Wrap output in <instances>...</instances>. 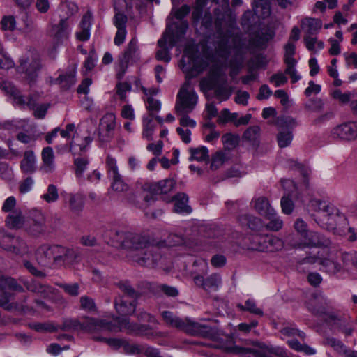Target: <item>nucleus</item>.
I'll list each match as a JSON object with an SVG mask.
<instances>
[{"label": "nucleus", "mask_w": 357, "mask_h": 357, "mask_svg": "<svg viewBox=\"0 0 357 357\" xmlns=\"http://www.w3.org/2000/svg\"><path fill=\"white\" fill-rule=\"evenodd\" d=\"M294 227L297 233L301 235L302 238L310 232L307 229V223L301 218H298L294 222Z\"/></svg>", "instance_id": "774afa93"}, {"label": "nucleus", "mask_w": 357, "mask_h": 357, "mask_svg": "<svg viewBox=\"0 0 357 357\" xmlns=\"http://www.w3.org/2000/svg\"><path fill=\"white\" fill-rule=\"evenodd\" d=\"M64 204L74 214H79L84 208L82 196L78 193H66L63 195Z\"/></svg>", "instance_id": "a878e982"}, {"label": "nucleus", "mask_w": 357, "mask_h": 357, "mask_svg": "<svg viewBox=\"0 0 357 357\" xmlns=\"http://www.w3.org/2000/svg\"><path fill=\"white\" fill-rule=\"evenodd\" d=\"M190 12V7L187 5L182 6L180 8L176 9L175 7L173 8L170 16L167 18V24H169L171 26L172 30H174V27L175 26V28L176 29V31H174V33H176L178 30V27H180L181 22L179 25L172 24H171V20H172L173 17L172 15H174L177 19H182L184 16H185L188 13ZM188 24L186 22H184Z\"/></svg>", "instance_id": "ea45409f"}, {"label": "nucleus", "mask_w": 357, "mask_h": 357, "mask_svg": "<svg viewBox=\"0 0 357 357\" xmlns=\"http://www.w3.org/2000/svg\"><path fill=\"white\" fill-rule=\"evenodd\" d=\"M188 26V25L186 23L182 22L180 27H178L177 31L174 33V30H172L170 25L169 24L167 25V29L162 38L158 42V45L162 48L156 52V59L158 61H162L166 63L170 61L171 56L165 45L167 44L170 48L174 47L178 41L179 38L185 33Z\"/></svg>", "instance_id": "1a4fd4ad"}, {"label": "nucleus", "mask_w": 357, "mask_h": 357, "mask_svg": "<svg viewBox=\"0 0 357 357\" xmlns=\"http://www.w3.org/2000/svg\"><path fill=\"white\" fill-rule=\"evenodd\" d=\"M232 156L229 151L221 150L212 155L211 168L218 169L231 160Z\"/></svg>", "instance_id": "c9c22d12"}, {"label": "nucleus", "mask_w": 357, "mask_h": 357, "mask_svg": "<svg viewBox=\"0 0 357 357\" xmlns=\"http://www.w3.org/2000/svg\"><path fill=\"white\" fill-rule=\"evenodd\" d=\"M109 236L116 245L130 251L132 258L135 253L146 248L149 240L139 234L122 229H114L109 231Z\"/></svg>", "instance_id": "0eeeda50"}, {"label": "nucleus", "mask_w": 357, "mask_h": 357, "mask_svg": "<svg viewBox=\"0 0 357 357\" xmlns=\"http://www.w3.org/2000/svg\"><path fill=\"white\" fill-rule=\"evenodd\" d=\"M308 310L313 314L323 317L326 320H334L337 316L333 312L332 302L324 296H315L307 303Z\"/></svg>", "instance_id": "f8f14e48"}, {"label": "nucleus", "mask_w": 357, "mask_h": 357, "mask_svg": "<svg viewBox=\"0 0 357 357\" xmlns=\"http://www.w3.org/2000/svg\"><path fill=\"white\" fill-rule=\"evenodd\" d=\"M112 188L118 192H124L128 190V185L123 181L121 176L112 178Z\"/></svg>", "instance_id": "052dcab7"}, {"label": "nucleus", "mask_w": 357, "mask_h": 357, "mask_svg": "<svg viewBox=\"0 0 357 357\" xmlns=\"http://www.w3.org/2000/svg\"><path fill=\"white\" fill-rule=\"evenodd\" d=\"M286 65L285 73L289 75L291 82L296 83L301 79V77L298 74L296 69L297 61L284 63Z\"/></svg>", "instance_id": "bf43d9fd"}, {"label": "nucleus", "mask_w": 357, "mask_h": 357, "mask_svg": "<svg viewBox=\"0 0 357 357\" xmlns=\"http://www.w3.org/2000/svg\"><path fill=\"white\" fill-rule=\"evenodd\" d=\"M32 235H38L45 231V217L40 211L31 213V222L27 229Z\"/></svg>", "instance_id": "cd10ccee"}, {"label": "nucleus", "mask_w": 357, "mask_h": 357, "mask_svg": "<svg viewBox=\"0 0 357 357\" xmlns=\"http://www.w3.org/2000/svg\"><path fill=\"white\" fill-rule=\"evenodd\" d=\"M175 183L174 179L165 178L152 184L151 190L155 194H167L174 189Z\"/></svg>", "instance_id": "e433bc0d"}, {"label": "nucleus", "mask_w": 357, "mask_h": 357, "mask_svg": "<svg viewBox=\"0 0 357 357\" xmlns=\"http://www.w3.org/2000/svg\"><path fill=\"white\" fill-rule=\"evenodd\" d=\"M106 168L112 178L121 176L119 172L116 160L111 155H107L105 160Z\"/></svg>", "instance_id": "4d7b16f0"}, {"label": "nucleus", "mask_w": 357, "mask_h": 357, "mask_svg": "<svg viewBox=\"0 0 357 357\" xmlns=\"http://www.w3.org/2000/svg\"><path fill=\"white\" fill-rule=\"evenodd\" d=\"M333 138L342 141L357 139V121H349L334 127L331 131Z\"/></svg>", "instance_id": "6ab92c4d"}, {"label": "nucleus", "mask_w": 357, "mask_h": 357, "mask_svg": "<svg viewBox=\"0 0 357 357\" xmlns=\"http://www.w3.org/2000/svg\"><path fill=\"white\" fill-rule=\"evenodd\" d=\"M6 225L11 229H19L22 227L24 223V218L21 211L15 210L10 213L6 219Z\"/></svg>", "instance_id": "58836bf2"}, {"label": "nucleus", "mask_w": 357, "mask_h": 357, "mask_svg": "<svg viewBox=\"0 0 357 357\" xmlns=\"http://www.w3.org/2000/svg\"><path fill=\"white\" fill-rule=\"evenodd\" d=\"M254 209L265 218H271L275 214V210L271 206L268 199L265 197H259L252 201Z\"/></svg>", "instance_id": "bb28decb"}, {"label": "nucleus", "mask_w": 357, "mask_h": 357, "mask_svg": "<svg viewBox=\"0 0 357 357\" xmlns=\"http://www.w3.org/2000/svg\"><path fill=\"white\" fill-rule=\"evenodd\" d=\"M241 49L239 37L228 33L218 40L216 52L219 56L227 58L231 54L238 55L241 52Z\"/></svg>", "instance_id": "4468645a"}, {"label": "nucleus", "mask_w": 357, "mask_h": 357, "mask_svg": "<svg viewBox=\"0 0 357 357\" xmlns=\"http://www.w3.org/2000/svg\"><path fill=\"white\" fill-rule=\"evenodd\" d=\"M188 197L184 193H179L174 197V211L178 213H190V207L188 205Z\"/></svg>", "instance_id": "4c0bfd02"}, {"label": "nucleus", "mask_w": 357, "mask_h": 357, "mask_svg": "<svg viewBox=\"0 0 357 357\" xmlns=\"http://www.w3.org/2000/svg\"><path fill=\"white\" fill-rule=\"evenodd\" d=\"M41 155L43 161L41 169L45 173H52L56 169L53 149L49 146L44 148Z\"/></svg>", "instance_id": "7c9ffc66"}, {"label": "nucleus", "mask_w": 357, "mask_h": 357, "mask_svg": "<svg viewBox=\"0 0 357 357\" xmlns=\"http://www.w3.org/2000/svg\"><path fill=\"white\" fill-rule=\"evenodd\" d=\"M71 29L68 23L67 17L61 19L59 24L52 26L50 35L55 46L61 45L67 40L70 33Z\"/></svg>", "instance_id": "4be33fe9"}, {"label": "nucleus", "mask_w": 357, "mask_h": 357, "mask_svg": "<svg viewBox=\"0 0 357 357\" xmlns=\"http://www.w3.org/2000/svg\"><path fill=\"white\" fill-rule=\"evenodd\" d=\"M117 324L103 319L86 317L82 321L78 319H66L61 327L63 331H77L93 333L101 331L110 332L124 331L127 333L150 336L152 335L148 325L139 324L130 321L128 318L116 319Z\"/></svg>", "instance_id": "f257e3e1"}, {"label": "nucleus", "mask_w": 357, "mask_h": 357, "mask_svg": "<svg viewBox=\"0 0 357 357\" xmlns=\"http://www.w3.org/2000/svg\"><path fill=\"white\" fill-rule=\"evenodd\" d=\"M303 40L306 48L314 54H317L324 47V42L313 36H305Z\"/></svg>", "instance_id": "a19ab883"}, {"label": "nucleus", "mask_w": 357, "mask_h": 357, "mask_svg": "<svg viewBox=\"0 0 357 357\" xmlns=\"http://www.w3.org/2000/svg\"><path fill=\"white\" fill-rule=\"evenodd\" d=\"M15 66L13 59L4 52L1 47L0 50V68L5 70H8Z\"/></svg>", "instance_id": "0e129e2a"}, {"label": "nucleus", "mask_w": 357, "mask_h": 357, "mask_svg": "<svg viewBox=\"0 0 357 357\" xmlns=\"http://www.w3.org/2000/svg\"><path fill=\"white\" fill-rule=\"evenodd\" d=\"M289 346L299 352H303L307 355H314L316 354V349L305 344L300 343L297 340L291 339L287 341Z\"/></svg>", "instance_id": "3c124183"}, {"label": "nucleus", "mask_w": 357, "mask_h": 357, "mask_svg": "<svg viewBox=\"0 0 357 357\" xmlns=\"http://www.w3.org/2000/svg\"><path fill=\"white\" fill-rule=\"evenodd\" d=\"M36 158L32 151H26L24 153V157L20 162V168L22 172L25 174H33L36 169Z\"/></svg>", "instance_id": "72a5a7b5"}, {"label": "nucleus", "mask_w": 357, "mask_h": 357, "mask_svg": "<svg viewBox=\"0 0 357 357\" xmlns=\"http://www.w3.org/2000/svg\"><path fill=\"white\" fill-rule=\"evenodd\" d=\"M88 165L89 160L86 158L78 157L74 159L75 174L79 181L83 180V175L87 169Z\"/></svg>", "instance_id": "de8ad7c7"}, {"label": "nucleus", "mask_w": 357, "mask_h": 357, "mask_svg": "<svg viewBox=\"0 0 357 357\" xmlns=\"http://www.w3.org/2000/svg\"><path fill=\"white\" fill-rule=\"evenodd\" d=\"M253 10L259 17L266 18L271 14L269 1H255Z\"/></svg>", "instance_id": "8fccbe9b"}, {"label": "nucleus", "mask_w": 357, "mask_h": 357, "mask_svg": "<svg viewBox=\"0 0 357 357\" xmlns=\"http://www.w3.org/2000/svg\"><path fill=\"white\" fill-rule=\"evenodd\" d=\"M0 89L8 96L12 97L15 103L24 105H27L29 107L33 108L36 105V100L31 97L26 100L24 96L15 86L10 82L4 81L0 84Z\"/></svg>", "instance_id": "b1692460"}, {"label": "nucleus", "mask_w": 357, "mask_h": 357, "mask_svg": "<svg viewBox=\"0 0 357 357\" xmlns=\"http://www.w3.org/2000/svg\"><path fill=\"white\" fill-rule=\"evenodd\" d=\"M40 68V63L38 59L33 58L22 57L20 61V66L17 67L19 73H24L25 78L29 83L33 82L37 77V72Z\"/></svg>", "instance_id": "5701e85b"}, {"label": "nucleus", "mask_w": 357, "mask_h": 357, "mask_svg": "<svg viewBox=\"0 0 357 357\" xmlns=\"http://www.w3.org/2000/svg\"><path fill=\"white\" fill-rule=\"evenodd\" d=\"M331 241L329 238L322 234L310 231L301 241L294 244V246L299 248H329Z\"/></svg>", "instance_id": "412c9836"}, {"label": "nucleus", "mask_w": 357, "mask_h": 357, "mask_svg": "<svg viewBox=\"0 0 357 357\" xmlns=\"http://www.w3.org/2000/svg\"><path fill=\"white\" fill-rule=\"evenodd\" d=\"M269 222L266 225V228L270 231H278L283 227L282 220L277 215L276 212L271 218H266Z\"/></svg>", "instance_id": "13d9d810"}, {"label": "nucleus", "mask_w": 357, "mask_h": 357, "mask_svg": "<svg viewBox=\"0 0 357 357\" xmlns=\"http://www.w3.org/2000/svg\"><path fill=\"white\" fill-rule=\"evenodd\" d=\"M331 96L341 104L350 102L351 98V93H342L340 89H335L331 93Z\"/></svg>", "instance_id": "e2e57ef3"}, {"label": "nucleus", "mask_w": 357, "mask_h": 357, "mask_svg": "<svg viewBox=\"0 0 357 357\" xmlns=\"http://www.w3.org/2000/svg\"><path fill=\"white\" fill-rule=\"evenodd\" d=\"M282 241L275 236H255L252 238L250 249L259 252L275 251L282 249Z\"/></svg>", "instance_id": "2eb2a0df"}, {"label": "nucleus", "mask_w": 357, "mask_h": 357, "mask_svg": "<svg viewBox=\"0 0 357 357\" xmlns=\"http://www.w3.org/2000/svg\"><path fill=\"white\" fill-rule=\"evenodd\" d=\"M22 287L18 285L13 279L1 278L0 280V306L7 310L16 309L17 303H10L13 299V294L10 290L22 291Z\"/></svg>", "instance_id": "ddd939ff"}, {"label": "nucleus", "mask_w": 357, "mask_h": 357, "mask_svg": "<svg viewBox=\"0 0 357 357\" xmlns=\"http://www.w3.org/2000/svg\"><path fill=\"white\" fill-rule=\"evenodd\" d=\"M61 257H59V265H69L75 262L77 254L73 250L61 246Z\"/></svg>", "instance_id": "37998d69"}, {"label": "nucleus", "mask_w": 357, "mask_h": 357, "mask_svg": "<svg viewBox=\"0 0 357 357\" xmlns=\"http://www.w3.org/2000/svg\"><path fill=\"white\" fill-rule=\"evenodd\" d=\"M190 160H196L198 162L208 161L209 159L208 150L205 146L198 148H190Z\"/></svg>", "instance_id": "79ce46f5"}, {"label": "nucleus", "mask_w": 357, "mask_h": 357, "mask_svg": "<svg viewBox=\"0 0 357 357\" xmlns=\"http://www.w3.org/2000/svg\"><path fill=\"white\" fill-rule=\"evenodd\" d=\"M75 75L76 68L73 67L68 73L60 75L57 80L62 87L68 89L75 84Z\"/></svg>", "instance_id": "c03bdc74"}, {"label": "nucleus", "mask_w": 357, "mask_h": 357, "mask_svg": "<svg viewBox=\"0 0 357 357\" xmlns=\"http://www.w3.org/2000/svg\"><path fill=\"white\" fill-rule=\"evenodd\" d=\"M146 108L149 111V114L153 116L155 112H158L161 109V102L155 99L154 97L144 98Z\"/></svg>", "instance_id": "5fc2aeb1"}, {"label": "nucleus", "mask_w": 357, "mask_h": 357, "mask_svg": "<svg viewBox=\"0 0 357 357\" xmlns=\"http://www.w3.org/2000/svg\"><path fill=\"white\" fill-rule=\"evenodd\" d=\"M296 124V120L291 117H281L277 120L276 125L278 128L277 139L280 148L290 145L293 139V134L289 129H293Z\"/></svg>", "instance_id": "dca6fc26"}, {"label": "nucleus", "mask_w": 357, "mask_h": 357, "mask_svg": "<svg viewBox=\"0 0 357 357\" xmlns=\"http://www.w3.org/2000/svg\"><path fill=\"white\" fill-rule=\"evenodd\" d=\"M123 293L118 295L114 300V308L118 314L122 316H130L136 311L138 293L128 282L121 281L116 284Z\"/></svg>", "instance_id": "6e6552de"}, {"label": "nucleus", "mask_w": 357, "mask_h": 357, "mask_svg": "<svg viewBox=\"0 0 357 357\" xmlns=\"http://www.w3.org/2000/svg\"><path fill=\"white\" fill-rule=\"evenodd\" d=\"M296 52L295 45L291 42H288L284 46V63L296 61L294 58Z\"/></svg>", "instance_id": "338daca9"}, {"label": "nucleus", "mask_w": 357, "mask_h": 357, "mask_svg": "<svg viewBox=\"0 0 357 357\" xmlns=\"http://www.w3.org/2000/svg\"><path fill=\"white\" fill-rule=\"evenodd\" d=\"M309 206L312 210L317 212L316 221L318 222L319 218H321L327 213H333V205L328 202L322 201L319 199H312L310 201Z\"/></svg>", "instance_id": "c756f323"}, {"label": "nucleus", "mask_w": 357, "mask_h": 357, "mask_svg": "<svg viewBox=\"0 0 357 357\" xmlns=\"http://www.w3.org/2000/svg\"><path fill=\"white\" fill-rule=\"evenodd\" d=\"M140 59V52L138 41L136 38H132L128 43L122 56H119L116 66L117 77L121 79L127 69L130 62H136Z\"/></svg>", "instance_id": "9b49d317"}, {"label": "nucleus", "mask_w": 357, "mask_h": 357, "mask_svg": "<svg viewBox=\"0 0 357 357\" xmlns=\"http://www.w3.org/2000/svg\"><path fill=\"white\" fill-rule=\"evenodd\" d=\"M92 15L90 12H87L82 17L80 22L81 30L76 33V38L80 41H86L90 37V30L91 26Z\"/></svg>", "instance_id": "473e14b6"}, {"label": "nucleus", "mask_w": 357, "mask_h": 357, "mask_svg": "<svg viewBox=\"0 0 357 357\" xmlns=\"http://www.w3.org/2000/svg\"><path fill=\"white\" fill-rule=\"evenodd\" d=\"M156 128V124L153 121V116L150 114L144 115L142 117V132L143 139L147 141L153 140V133Z\"/></svg>", "instance_id": "f704fd0d"}, {"label": "nucleus", "mask_w": 357, "mask_h": 357, "mask_svg": "<svg viewBox=\"0 0 357 357\" xmlns=\"http://www.w3.org/2000/svg\"><path fill=\"white\" fill-rule=\"evenodd\" d=\"M165 322L171 327L176 328L186 333L208 338L216 343L220 337V330L189 318L181 319L169 311L162 312Z\"/></svg>", "instance_id": "f03ea898"}, {"label": "nucleus", "mask_w": 357, "mask_h": 357, "mask_svg": "<svg viewBox=\"0 0 357 357\" xmlns=\"http://www.w3.org/2000/svg\"><path fill=\"white\" fill-rule=\"evenodd\" d=\"M41 199L47 203L56 202L59 199L57 187L54 184H50L47 186L46 192L41 195Z\"/></svg>", "instance_id": "864d4df0"}, {"label": "nucleus", "mask_w": 357, "mask_h": 357, "mask_svg": "<svg viewBox=\"0 0 357 357\" xmlns=\"http://www.w3.org/2000/svg\"><path fill=\"white\" fill-rule=\"evenodd\" d=\"M222 143L226 148L225 150H230L235 148L239 142V137L231 133H227L222 137Z\"/></svg>", "instance_id": "6e6d98bb"}, {"label": "nucleus", "mask_w": 357, "mask_h": 357, "mask_svg": "<svg viewBox=\"0 0 357 357\" xmlns=\"http://www.w3.org/2000/svg\"><path fill=\"white\" fill-rule=\"evenodd\" d=\"M29 328L35 330L37 332H54L57 331L59 328L61 329V326L55 325L52 322H44V323H33L29 324Z\"/></svg>", "instance_id": "603ef678"}, {"label": "nucleus", "mask_w": 357, "mask_h": 357, "mask_svg": "<svg viewBox=\"0 0 357 357\" xmlns=\"http://www.w3.org/2000/svg\"><path fill=\"white\" fill-rule=\"evenodd\" d=\"M132 259L141 266L153 267L158 264L161 259V256L159 248L151 245L149 243L146 248L133 255Z\"/></svg>", "instance_id": "a211bd4d"}, {"label": "nucleus", "mask_w": 357, "mask_h": 357, "mask_svg": "<svg viewBox=\"0 0 357 357\" xmlns=\"http://www.w3.org/2000/svg\"><path fill=\"white\" fill-rule=\"evenodd\" d=\"M317 223L334 234L340 236L349 234L348 240L350 241L357 240V233L355 232L354 228L349 226L346 216L334 206L333 213H327L321 218H319Z\"/></svg>", "instance_id": "39448f33"}, {"label": "nucleus", "mask_w": 357, "mask_h": 357, "mask_svg": "<svg viewBox=\"0 0 357 357\" xmlns=\"http://www.w3.org/2000/svg\"><path fill=\"white\" fill-rule=\"evenodd\" d=\"M309 206L312 210L317 212L316 221L318 222L319 218H321L327 213H333V205L328 202L322 201L319 199H312L310 201Z\"/></svg>", "instance_id": "c85d7f7f"}, {"label": "nucleus", "mask_w": 357, "mask_h": 357, "mask_svg": "<svg viewBox=\"0 0 357 357\" xmlns=\"http://www.w3.org/2000/svg\"><path fill=\"white\" fill-rule=\"evenodd\" d=\"M280 205L282 211L287 215L291 214L294 209V204L289 196L284 195L281 198Z\"/></svg>", "instance_id": "69168bd1"}, {"label": "nucleus", "mask_w": 357, "mask_h": 357, "mask_svg": "<svg viewBox=\"0 0 357 357\" xmlns=\"http://www.w3.org/2000/svg\"><path fill=\"white\" fill-rule=\"evenodd\" d=\"M197 95L189 82H185L181 87L175 104V111L177 114H184L191 112L197 103Z\"/></svg>", "instance_id": "9d476101"}, {"label": "nucleus", "mask_w": 357, "mask_h": 357, "mask_svg": "<svg viewBox=\"0 0 357 357\" xmlns=\"http://www.w3.org/2000/svg\"><path fill=\"white\" fill-rule=\"evenodd\" d=\"M193 280L197 287L207 292L218 291L222 284L221 276L218 273L211 274L206 279L202 275H197Z\"/></svg>", "instance_id": "393cba45"}, {"label": "nucleus", "mask_w": 357, "mask_h": 357, "mask_svg": "<svg viewBox=\"0 0 357 357\" xmlns=\"http://www.w3.org/2000/svg\"><path fill=\"white\" fill-rule=\"evenodd\" d=\"M237 307L240 310L247 311L255 315H258L260 317L264 315L263 310L257 306V303L253 299H248L245 302V305L238 303Z\"/></svg>", "instance_id": "a18cd8bd"}, {"label": "nucleus", "mask_w": 357, "mask_h": 357, "mask_svg": "<svg viewBox=\"0 0 357 357\" xmlns=\"http://www.w3.org/2000/svg\"><path fill=\"white\" fill-rule=\"evenodd\" d=\"M220 338L216 341L215 347L228 353H251L255 357H278L284 355V349L279 347L256 342L250 348L239 347L234 345V340L231 336L225 334L221 331H220Z\"/></svg>", "instance_id": "7ed1b4c3"}, {"label": "nucleus", "mask_w": 357, "mask_h": 357, "mask_svg": "<svg viewBox=\"0 0 357 357\" xmlns=\"http://www.w3.org/2000/svg\"><path fill=\"white\" fill-rule=\"evenodd\" d=\"M301 26L305 32V36H313L321 29L322 22L319 19L305 17L301 20Z\"/></svg>", "instance_id": "2f4dec72"}, {"label": "nucleus", "mask_w": 357, "mask_h": 357, "mask_svg": "<svg viewBox=\"0 0 357 357\" xmlns=\"http://www.w3.org/2000/svg\"><path fill=\"white\" fill-rule=\"evenodd\" d=\"M61 252H62V250L60 245H43L37 250L36 258L38 263L43 266H47L52 262L59 265Z\"/></svg>", "instance_id": "f3484780"}, {"label": "nucleus", "mask_w": 357, "mask_h": 357, "mask_svg": "<svg viewBox=\"0 0 357 357\" xmlns=\"http://www.w3.org/2000/svg\"><path fill=\"white\" fill-rule=\"evenodd\" d=\"M12 241V245L6 248L8 250L20 255L28 252V247L23 240L18 238H13Z\"/></svg>", "instance_id": "49530a36"}, {"label": "nucleus", "mask_w": 357, "mask_h": 357, "mask_svg": "<svg viewBox=\"0 0 357 357\" xmlns=\"http://www.w3.org/2000/svg\"><path fill=\"white\" fill-rule=\"evenodd\" d=\"M116 128V116L113 113H107L100 121L98 139L102 143L109 142L113 137Z\"/></svg>", "instance_id": "aec40b11"}, {"label": "nucleus", "mask_w": 357, "mask_h": 357, "mask_svg": "<svg viewBox=\"0 0 357 357\" xmlns=\"http://www.w3.org/2000/svg\"><path fill=\"white\" fill-rule=\"evenodd\" d=\"M353 259L354 255L350 252L328 248L319 257L320 269L329 275H335L347 269Z\"/></svg>", "instance_id": "423d86ee"}, {"label": "nucleus", "mask_w": 357, "mask_h": 357, "mask_svg": "<svg viewBox=\"0 0 357 357\" xmlns=\"http://www.w3.org/2000/svg\"><path fill=\"white\" fill-rule=\"evenodd\" d=\"M80 305L82 310L92 312L96 310V303L93 299L87 296H82L80 298Z\"/></svg>", "instance_id": "680f3d73"}, {"label": "nucleus", "mask_w": 357, "mask_h": 357, "mask_svg": "<svg viewBox=\"0 0 357 357\" xmlns=\"http://www.w3.org/2000/svg\"><path fill=\"white\" fill-rule=\"evenodd\" d=\"M180 66L183 71L195 70L197 73H201L210 66V74L212 77H220L222 74V69L215 64L213 56L206 52L202 56L197 55L196 47L194 45H188L185 47Z\"/></svg>", "instance_id": "20e7f679"}, {"label": "nucleus", "mask_w": 357, "mask_h": 357, "mask_svg": "<svg viewBox=\"0 0 357 357\" xmlns=\"http://www.w3.org/2000/svg\"><path fill=\"white\" fill-rule=\"evenodd\" d=\"M226 81L222 84H216L214 87L215 93L220 101L228 100L233 93V88L225 85Z\"/></svg>", "instance_id": "09e8293b"}]
</instances>
